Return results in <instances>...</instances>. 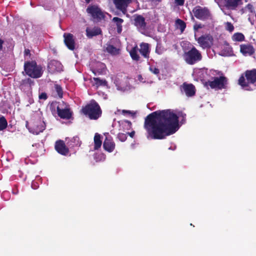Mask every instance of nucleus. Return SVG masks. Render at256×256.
Instances as JSON below:
<instances>
[{
    "label": "nucleus",
    "mask_w": 256,
    "mask_h": 256,
    "mask_svg": "<svg viewBox=\"0 0 256 256\" xmlns=\"http://www.w3.org/2000/svg\"><path fill=\"white\" fill-rule=\"evenodd\" d=\"M144 126L148 139H165L178 130V117L170 110H156L146 117Z\"/></svg>",
    "instance_id": "nucleus-1"
},
{
    "label": "nucleus",
    "mask_w": 256,
    "mask_h": 256,
    "mask_svg": "<svg viewBox=\"0 0 256 256\" xmlns=\"http://www.w3.org/2000/svg\"><path fill=\"white\" fill-rule=\"evenodd\" d=\"M238 84L246 90H252L250 85L256 86V69L246 70L240 77Z\"/></svg>",
    "instance_id": "nucleus-2"
},
{
    "label": "nucleus",
    "mask_w": 256,
    "mask_h": 256,
    "mask_svg": "<svg viewBox=\"0 0 256 256\" xmlns=\"http://www.w3.org/2000/svg\"><path fill=\"white\" fill-rule=\"evenodd\" d=\"M82 112L90 120H97L102 115V110L98 102L92 100L90 104L82 107Z\"/></svg>",
    "instance_id": "nucleus-3"
},
{
    "label": "nucleus",
    "mask_w": 256,
    "mask_h": 256,
    "mask_svg": "<svg viewBox=\"0 0 256 256\" xmlns=\"http://www.w3.org/2000/svg\"><path fill=\"white\" fill-rule=\"evenodd\" d=\"M24 70L27 75L34 78L41 77L43 74L42 66L38 65L35 61L25 62Z\"/></svg>",
    "instance_id": "nucleus-4"
},
{
    "label": "nucleus",
    "mask_w": 256,
    "mask_h": 256,
    "mask_svg": "<svg viewBox=\"0 0 256 256\" xmlns=\"http://www.w3.org/2000/svg\"><path fill=\"white\" fill-rule=\"evenodd\" d=\"M183 58L187 64L193 65L200 62L202 56L201 52L193 46L188 50L184 52Z\"/></svg>",
    "instance_id": "nucleus-5"
},
{
    "label": "nucleus",
    "mask_w": 256,
    "mask_h": 256,
    "mask_svg": "<svg viewBox=\"0 0 256 256\" xmlns=\"http://www.w3.org/2000/svg\"><path fill=\"white\" fill-rule=\"evenodd\" d=\"M26 126L30 132L36 134L42 132L46 127L44 122L40 118L33 120L30 126H28V122H26Z\"/></svg>",
    "instance_id": "nucleus-6"
},
{
    "label": "nucleus",
    "mask_w": 256,
    "mask_h": 256,
    "mask_svg": "<svg viewBox=\"0 0 256 256\" xmlns=\"http://www.w3.org/2000/svg\"><path fill=\"white\" fill-rule=\"evenodd\" d=\"M213 78V80H208L206 82V85L210 86L212 89L222 90L226 88L228 84V79L226 77L220 76V77H214Z\"/></svg>",
    "instance_id": "nucleus-7"
},
{
    "label": "nucleus",
    "mask_w": 256,
    "mask_h": 256,
    "mask_svg": "<svg viewBox=\"0 0 256 256\" xmlns=\"http://www.w3.org/2000/svg\"><path fill=\"white\" fill-rule=\"evenodd\" d=\"M86 10L88 14L91 15L92 18L97 22H100L104 18V13L97 6H90L88 7Z\"/></svg>",
    "instance_id": "nucleus-8"
},
{
    "label": "nucleus",
    "mask_w": 256,
    "mask_h": 256,
    "mask_svg": "<svg viewBox=\"0 0 256 256\" xmlns=\"http://www.w3.org/2000/svg\"><path fill=\"white\" fill-rule=\"evenodd\" d=\"M194 16L198 19L206 20L208 19L210 14L208 8H202L200 6H196L192 10Z\"/></svg>",
    "instance_id": "nucleus-9"
},
{
    "label": "nucleus",
    "mask_w": 256,
    "mask_h": 256,
    "mask_svg": "<svg viewBox=\"0 0 256 256\" xmlns=\"http://www.w3.org/2000/svg\"><path fill=\"white\" fill-rule=\"evenodd\" d=\"M214 38L210 34H204L197 39L200 46L203 48H210L213 44Z\"/></svg>",
    "instance_id": "nucleus-10"
},
{
    "label": "nucleus",
    "mask_w": 256,
    "mask_h": 256,
    "mask_svg": "<svg viewBox=\"0 0 256 256\" xmlns=\"http://www.w3.org/2000/svg\"><path fill=\"white\" fill-rule=\"evenodd\" d=\"M134 24L139 31L146 30V23L145 18L142 15L136 14L134 16Z\"/></svg>",
    "instance_id": "nucleus-11"
},
{
    "label": "nucleus",
    "mask_w": 256,
    "mask_h": 256,
    "mask_svg": "<svg viewBox=\"0 0 256 256\" xmlns=\"http://www.w3.org/2000/svg\"><path fill=\"white\" fill-rule=\"evenodd\" d=\"M104 134L106 136V138L103 143V148L106 151L112 152L115 148V143L113 140L112 138L108 133H105Z\"/></svg>",
    "instance_id": "nucleus-12"
},
{
    "label": "nucleus",
    "mask_w": 256,
    "mask_h": 256,
    "mask_svg": "<svg viewBox=\"0 0 256 256\" xmlns=\"http://www.w3.org/2000/svg\"><path fill=\"white\" fill-rule=\"evenodd\" d=\"M180 89L182 93H184L188 97H192L196 94V88L192 84H188L184 82L180 86Z\"/></svg>",
    "instance_id": "nucleus-13"
},
{
    "label": "nucleus",
    "mask_w": 256,
    "mask_h": 256,
    "mask_svg": "<svg viewBox=\"0 0 256 256\" xmlns=\"http://www.w3.org/2000/svg\"><path fill=\"white\" fill-rule=\"evenodd\" d=\"M64 42L67 48L74 50L76 48V42L74 36L70 33H64L63 35Z\"/></svg>",
    "instance_id": "nucleus-14"
},
{
    "label": "nucleus",
    "mask_w": 256,
    "mask_h": 256,
    "mask_svg": "<svg viewBox=\"0 0 256 256\" xmlns=\"http://www.w3.org/2000/svg\"><path fill=\"white\" fill-rule=\"evenodd\" d=\"M54 148L56 151L62 155L67 156L69 153V149L62 140H57L55 143Z\"/></svg>",
    "instance_id": "nucleus-15"
},
{
    "label": "nucleus",
    "mask_w": 256,
    "mask_h": 256,
    "mask_svg": "<svg viewBox=\"0 0 256 256\" xmlns=\"http://www.w3.org/2000/svg\"><path fill=\"white\" fill-rule=\"evenodd\" d=\"M132 2V0H114V3L116 9L120 10L124 14L127 12V8Z\"/></svg>",
    "instance_id": "nucleus-16"
},
{
    "label": "nucleus",
    "mask_w": 256,
    "mask_h": 256,
    "mask_svg": "<svg viewBox=\"0 0 256 256\" xmlns=\"http://www.w3.org/2000/svg\"><path fill=\"white\" fill-rule=\"evenodd\" d=\"M57 113L59 117L62 119L69 120L72 116V112L67 107L60 108L59 106L56 107Z\"/></svg>",
    "instance_id": "nucleus-17"
},
{
    "label": "nucleus",
    "mask_w": 256,
    "mask_h": 256,
    "mask_svg": "<svg viewBox=\"0 0 256 256\" xmlns=\"http://www.w3.org/2000/svg\"><path fill=\"white\" fill-rule=\"evenodd\" d=\"M62 64L56 60H51L48 64V70L51 73L60 72L62 70Z\"/></svg>",
    "instance_id": "nucleus-18"
},
{
    "label": "nucleus",
    "mask_w": 256,
    "mask_h": 256,
    "mask_svg": "<svg viewBox=\"0 0 256 256\" xmlns=\"http://www.w3.org/2000/svg\"><path fill=\"white\" fill-rule=\"evenodd\" d=\"M140 48H138V51L141 55L145 58L148 59L150 58V45L146 42H142L140 44Z\"/></svg>",
    "instance_id": "nucleus-19"
},
{
    "label": "nucleus",
    "mask_w": 256,
    "mask_h": 256,
    "mask_svg": "<svg viewBox=\"0 0 256 256\" xmlns=\"http://www.w3.org/2000/svg\"><path fill=\"white\" fill-rule=\"evenodd\" d=\"M240 52L244 56H247L252 55L255 50L250 44H242L240 46Z\"/></svg>",
    "instance_id": "nucleus-20"
},
{
    "label": "nucleus",
    "mask_w": 256,
    "mask_h": 256,
    "mask_svg": "<svg viewBox=\"0 0 256 256\" xmlns=\"http://www.w3.org/2000/svg\"><path fill=\"white\" fill-rule=\"evenodd\" d=\"M225 6L228 10H236L240 4L242 0H224Z\"/></svg>",
    "instance_id": "nucleus-21"
},
{
    "label": "nucleus",
    "mask_w": 256,
    "mask_h": 256,
    "mask_svg": "<svg viewBox=\"0 0 256 256\" xmlns=\"http://www.w3.org/2000/svg\"><path fill=\"white\" fill-rule=\"evenodd\" d=\"M138 48L136 45L130 51V54L132 58L134 60L138 61L140 59V56L138 54Z\"/></svg>",
    "instance_id": "nucleus-22"
},
{
    "label": "nucleus",
    "mask_w": 256,
    "mask_h": 256,
    "mask_svg": "<svg viewBox=\"0 0 256 256\" xmlns=\"http://www.w3.org/2000/svg\"><path fill=\"white\" fill-rule=\"evenodd\" d=\"M86 36L89 38H92L94 36H98L101 33V30L100 28H94L92 30H86Z\"/></svg>",
    "instance_id": "nucleus-23"
},
{
    "label": "nucleus",
    "mask_w": 256,
    "mask_h": 256,
    "mask_svg": "<svg viewBox=\"0 0 256 256\" xmlns=\"http://www.w3.org/2000/svg\"><path fill=\"white\" fill-rule=\"evenodd\" d=\"M112 20L116 24L117 27L116 31L118 33L120 34L122 32V24L124 22V20L122 18H119L118 17H114Z\"/></svg>",
    "instance_id": "nucleus-24"
},
{
    "label": "nucleus",
    "mask_w": 256,
    "mask_h": 256,
    "mask_svg": "<svg viewBox=\"0 0 256 256\" xmlns=\"http://www.w3.org/2000/svg\"><path fill=\"white\" fill-rule=\"evenodd\" d=\"M102 144L100 134L96 133L94 136V149L97 150L99 149Z\"/></svg>",
    "instance_id": "nucleus-25"
},
{
    "label": "nucleus",
    "mask_w": 256,
    "mask_h": 256,
    "mask_svg": "<svg viewBox=\"0 0 256 256\" xmlns=\"http://www.w3.org/2000/svg\"><path fill=\"white\" fill-rule=\"evenodd\" d=\"M175 26L178 29H180L181 32L182 33L185 28H186V22L179 18H178L176 20Z\"/></svg>",
    "instance_id": "nucleus-26"
},
{
    "label": "nucleus",
    "mask_w": 256,
    "mask_h": 256,
    "mask_svg": "<svg viewBox=\"0 0 256 256\" xmlns=\"http://www.w3.org/2000/svg\"><path fill=\"white\" fill-rule=\"evenodd\" d=\"M71 145L72 146H80L82 144L81 141L80 140V138L78 136H74L70 140Z\"/></svg>",
    "instance_id": "nucleus-27"
},
{
    "label": "nucleus",
    "mask_w": 256,
    "mask_h": 256,
    "mask_svg": "<svg viewBox=\"0 0 256 256\" xmlns=\"http://www.w3.org/2000/svg\"><path fill=\"white\" fill-rule=\"evenodd\" d=\"M244 38V35L240 32L235 33L232 36V40L236 42H242Z\"/></svg>",
    "instance_id": "nucleus-28"
},
{
    "label": "nucleus",
    "mask_w": 256,
    "mask_h": 256,
    "mask_svg": "<svg viewBox=\"0 0 256 256\" xmlns=\"http://www.w3.org/2000/svg\"><path fill=\"white\" fill-rule=\"evenodd\" d=\"M95 84L97 86H106L107 85V82L105 80H101L99 78H94Z\"/></svg>",
    "instance_id": "nucleus-29"
},
{
    "label": "nucleus",
    "mask_w": 256,
    "mask_h": 256,
    "mask_svg": "<svg viewBox=\"0 0 256 256\" xmlns=\"http://www.w3.org/2000/svg\"><path fill=\"white\" fill-rule=\"evenodd\" d=\"M8 126V122L6 118L2 116L0 117V130H2L6 128Z\"/></svg>",
    "instance_id": "nucleus-30"
},
{
    "label": "nucleus",
    "mask_w": 256,
    "mask_h": 256,
    "mask_svg": "<svg viewBox=\"0 0 256 256\" xmlns=\"http://www.w3.org/2000/svg\"><path fill=\"white\" fill-rule=\"evenodd\" d=\"M106 50L112 54H118V49L112 45H108L106 47Z\"/></svg>",
    "instance_id": "nucleus-31"
},
{
    "label": "nucleus",
    "mask_w": 256,
    "mask_h": 256,
    "mask_svg": "<svg viewBox=\"0 0 256 256\" xmlns=\"http://www.w3.org/2000/svg\"><path fill=\"white\" fill-rule=\"evenodd\" d=\"M54 89L60 98H62L63 96V90L62 86L58 84H54Z\"/></svg>",
    "instance_id": "nucleus-32"
},
{
    "label": "nucleus",
    "mask_w": 256,
    "mask_h": 256,
    "mask_svg": "<svg viewBox=\"0 0 256 256\" xmlns=\"http://www.w3.org/2000/svg\"><path fill=\"white\" fill-rule=\"evenodd\" d=\"M117 138L122 142H125L127 139L126 134L118 133L117 136Z\"/></svg>",
    "instance_id": "nucleus-33"
},
{
    "label": "nucleus",
    "mask_w": 256,
    "mask_h": 256,
    "mask_svg": "<svg viewBox=\"0 0 256 256\" xmlns=\"http://www.w3.org/2000/svg\"><path fill=\"white\" fill-rule=\"evenodd\" d=\"M226 29L230 32H232L234 30V26L230 22H227L226 24Z\"/></svg>",
    "instance_id": "nucleus-34"
},
{
    "label": "nucleus",
    "mask_w": 256,
    "mask_h": 256,
    "mask_svg": "<svg viewBox=\"0 0 256 256\" xmlns=\"http://www.w3.org/2000/svg\"><path fill=\"white\" fill-rule=\"evenodd\" d=\"M150 70L155 74H158L160 73V70L155 66H151L149 68Z\"/></svg>",
    "instance_id": "nucleus-35"
},
{
    "label": "nucleus",
    "mask_w": 256,
    "mask_h": 256,
    "mask_svg": "<svg viewBox=\"0 0 256 256\" xmlns=\"http://www.w3.org/2000/svg\"><path fill=\"white\" fill-rule=\"evenodd\" d=\"M246 8L248 10V12H250L252 13V14L255 13L254 7L253 6L252 4H248L246 6Z\"/></svg>",
    "instance_id": "nucleus-36"
},
{
    "label": "nucleus",
    "mask_w": 256,
    "mask_h": 256,
    "mask_svg": "<svg viewBox=\"0 0 256 256\" xmlns=\"http://www.w3.org/2000/svg\"><path fill=\"white\" fill-rule=\"evenodd\" d=\"M24 82L26 84H28L30 86L34 84V82L30 78H28L24 80Z\"/></svg>",
    "instance_id": "nucleus-37"
},
{
    "label": "nucleus",
    "mask_w": 256,
    "mask_h": 256,
    "mask_svg": "<svg viewBox=\"0 0 256 256\" xmlns=\"http://www.w3.org/2000/svg\"><path fill=\"white\" fill-rule=\"evenodd\" d=\"M38 98L40 100H46L47 99L48 96L46 92H42L39 95Z\"/></svg>",
    "instance_id": "nucleus-38"
},
{
    "label": "nucleus",
    "mask_w": 256,
    "mask_h": 256,
    "mask_svg": "<svg viewBox=\"0 0 256 256\" xmlns=\"http://www.w3.org/2000/svg\"><path fill=\"white\" fill-rule=\"evenodd\" d=\"M176 4L178 6H182L184 4V0H174Z\"/></svg>",
    "instance_id": "nucleus-39"
},
{
    "label": "nucleus",
    "mask_w": 256,
    "mask_h": 256,
    "mask_svg": "<svg viewBox=\"0 0 256 256\" xmlns=\"http://www.w3.org/2000/svg\"><path fill=\"white\" fill-rule=\"evenodd\" d=\"M202 26L201 24H195L194 26V30H198L200 28H202Z\"/></svg>",
    "instance_id": "nucleus-40"
},
{
    "label": "nucleus",
    "mask_w": 256,
    "mask_h": 256,
    "mask_svg": "<svg viewBox=\"0 0 256 256\" xmlns=\"http://www.w3.org/2000/svg\"><path fill=\"white\" fill-rule=\"evenodd\" d=\"M4 41L0 38V51L2 50Z\"/></svg>",
    "instance_id": "nucleus-41"
},
{
    "label": "nucleus",
    "mask_w": 256,
    "mask_h": 256,
    "mask_svg": "<svg viewBox=\"0 0 256 256\" xmlns=\"http://www.w3.org/2000/svg\"><path fill=\"white\" fill-rule=\"evenodd\" d=\"M135 132L134 131H132L130 132H127L126 134H128L131 138H133L134 136Z\"/></svg>",
    "instance_id": "nucleus-42"
},
{
    "label": "nucleus",
    "mask_w": 256,
    "mask_h": 256,
    "mask_svg": "<svg viewBox=\"0 0 256 256\" xmlns=\"http://www.w3.org/2000/svg\"><path fill=\"white\" fill-rule=\"evenodd\" d=\"M180 116H182V120H185L186 114H184L182 112H181L179 114Z\"/></svg>",
    "instance_id": "nucleus-43"
},
{
    "label": "nucleus",
    "mask_w": 256,
    "mask_h": 256,
    "mask_svg": "<svg viewBox=\"0 0 256 256\" xmlns=\"http://www.w3.org/2000/svg\"><path fill=\"white\" fill-rule=\"evenodd\" d=\"M24 52H25V54H26V55H28V54H30V50H28H28H24Z\"/></svg>",
    "instance_id": "nucleus-44"
},
{
    "label": "nucleus",
    "mask_w": 256,
    "mask_h": 256,
    "mask_svg": "<svg viewBox=\"0 0 256 256\" xmlns=\"http://www.w3.org/2000/svg\"><path fill=\"white\" fill-rule=\"evenodd\" d=\"M122 113H124V114H125V113H130V112L128 111V110H122Z\"/></svg>",
    "instance_id": "nucleus-45"
},
{
    "label": "nucleus",
    "mask_w": 256,
    "mask_h": 256,
    "mask_svg": "<svg viewBox=\"0 0 256 256\" xmlns=\"http://www.w3.org/2000/svg\"><path fill=\"white\" fill-rule=\"evenodd\" d=\"M84 0L86 4H89L92 1V0Z\"/></svg>",
    "instance_id": "nucleus-46"
},
{
    "label": "nucleus",
    "mask_w": 256,
    "mask_h": 256,
    "mask_svg": "<svg viewBox=\"0 0 256 256\" xmlns=\"http://www.w3.org/2000/svg\"><path fill=\"white\" fill-rule=\"evenodd\" d=\"M156 53H158V54H161V53L158 52V50H157V49H156Z\"/></svg>",
    "instance_id": "nucleus-47"
}]
</instances>
